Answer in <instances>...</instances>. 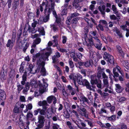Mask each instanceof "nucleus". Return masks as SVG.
I'll return each instance as SVG.
<instances>
[{
	"label": "nucleus",
	"instance_id": "obj_5",
	"mask_svg": "<svg viewBox=\"0 0 129 129\" xmlns=\"http://www.w3.org/2000/svg\"><path fill=\"white\" fill-rule=\"evenodd\" d=\"M38 122L39 123L38 124L37 126L39 127L40 128H42L44 126L45 120L44 117L41 115H39L38 116Z\"/></svg>",
	"mask_w": 129,
	"mask_h": 129
},
{
	"label": "nucleus",
	"instance_id": "obj_51",
	"mask_svg": "<svg viewBox=\"0 0 129 129\" xmlns=\"http://www.w3.org/2000/svg\"><path fill=\"white\" fill-rule=\"evenodd\" d=\"M102 76L103 79H108V77L106 75L104 72L102 74Z\"/></svg>",
	"mask_w": 129,
	"mask_h": 129
},
{
	"label": "nucleus",
	"instance_id": "obj_12",
	"mask_svg": "<svg viewBox=\"0 0 129 129\" xmlns=\"http://www.w3.org/2000/svg\"><path fill=\"white\" fill-rule=\"evenodd\" d=\"M115 86L116 87V91L118 93L121 92L123 90V88L119 84H115Z\"/></svg>",
	"mask_w": 129,
	"mask_h": 129
},
{
	"label": "nucleus",
	"instance_id": "obj_10",
	"mask_svg": "<svg viewBox=\"0 0 129 129\" xmlns=\"http://www.w3.org/2000/svg\"><path fill=\"white\" fill-rule=\"evenodd\" d=\"M79 0H74L73 3V6L77 9L79 10L81 9V7L79 4Z\"/></svg>",
	"mask_w": 129,
	"mask_h": 129
},
{
	"label": "nucleus",
	"instance_id": "obj_59",
	"mask_svg": "<svg viewBox=\"0 0 129 129\" xmlns=\"http://www.w3.org/2000/svg\"><path fill=\"white\" fill-rule=\"evenodd\" d=\"M24 67H23L22 66H20V69H19V71L21 73H23V71H24L23 69H24Z\"/></svg>",
	"mask_w": 129,
	"mask_h": 129
},
{
	"label": "nucleus",
	"instance_id": "obj_48",
	"mask_svg": "<svg viewBox=\"0 0 129 129\" xmlns=\"http://www.w3.org/2000/svg\"><path fill=\"white\" fill-rule=\"evenodd\" d=\"M89 41L90 46H92L94 45V43L93 42V39L92 38L89 39Z\"/></svg>",
	"mask_w": 129,
	"mask_h": 129
},
{
	"label": "nucleus",
	"instance_id": "obj_43",
	"mask_svg": "<svg viewBox=\"0 0 129 129\" xmlns=\"http://www.w3.org/2000/svg\"><path fill=\"white\" fill-rule=\"evenodd\" d=\"M118 52L119 55H120L122 57H124V53L123 52V51L122 50L119 51H118Z\"/></svg>",
	"mask_w": 129,
	"mask_h": 129
},
{
	"label": "nucleus",
	"instance_id": "obj_31",
	"mask_svg": "<svg viewBox=\"0 0 129 129\" xmlns=\"http://www.w3.org/2000/svg\"><path fill=\"white\" fill-rule=\"evenodd\" d=\"M14 112L15 113H18L19 112V108L17 106L16 104L15 105L13 109Z\"/></svg>",
	"mask_w": 129,
	"mask_h": 129
},
{
	"label": "nucleus",
	"instance_id": "obj_47",
	"mask_svg": "<svg viewBox=\"0 0 129 129\" xmlns=\"http://www.w3.org/2000/svg\"><path fill=\"white\" fill-rule=\"evenodd\" d=\"M109 120H114L115 118V115H112L110 117H108Z\"/></svg>",
	"mask_w": 129,
	"mask_h": 129
},
{
	"label": "nucleus",
	"instance_id": "obj_20",
	"mask_svg": "<svg viewBox=\"0 0 129 129\" xmlns=\"http://www.w3.org/2000/svg\"><path fill=\"white\" fill-rule=\"evenodd\" d=\"M49 9L50 10V14L51 13L52 11L53 14L54 15L55 17H56L57 16V15L56 12L54 10V8H53V9H52L51 7H49L48 8V10H49Z\"/></svg>",
	"mask_w": 129,
	"mask_h": 129
},
{
	"label": "nucleus",
	"instance_id": "obj_15",
	"mask_svg": "<svg viewBox=\"0 0 129 129\" xmlns=\"http://www.w3.org/2000/svg\"><path fill=\"white\" fill-rule=\"evenodd\" d=\"M6 98L5 92L4 90L0 89V98L1 100L5 99Z\"/></svg>",
	"mask_w": 129,
	"mask_h": 129
},
{
	"label": "nucleus",
	"instance_id": "obj_42",
	"mask_svg": "<svg viewBox=\"0 0 129 129\" xmlns=\"http://www.w3.org/2000/svg\"><path fill=\"white\" fill-rule=\"evenodd\" d=\"M62 38V43L64 44L66 43L67 39V37L65 36H63Z\"/></svg>",
	"mask_w": 129,
	"mask_h": 129
},
{
	"label": "nucleus",
	"instance_id": "obj_63",
	"mask_svg": "<svg viewBox=\"0 0 129 129\" xmlns=\"http://www.w3.org/2000/svg\"><path fill=\"white\" fill-rule=\"evenodd\" d=\"M80 109L83 112V113L87 112L86 109L84 108L80 107Z\"/></svg>",
	"mask_w": 129,
	"mask_h": 129
},
{
	"label": "nucleus",
	"instance_id": "obj_27",
	"mask_svg": "<svg viewBox=\"0 0 129 129\" xmlns=\"http://www.w3.org/2000/svg\"><path fill=\"white\" fill-rule=\"evenodd\" d=\"M53 95L50 96L48 97L47 99V102L49 104H50L51 103L52 101V96Z\"/></svg>",
	"mask_w": 129,
	"mask_h": 129
},
{
	"label": "nucleus",
	"instance_id": "obj_53",
	"mask_svg": "<svg viewBox=\"0 0 129 129\" xmlns=\"http://www.w3.org/2000/svg\"><path fill=\"white\" fill-rule=\"evenodd\" d=\"M29 82H27L25 85V88H26V89L28 90L29 88Z\"/></svg>",
	"mask_w": 129,
	"mask_h": 129
},
{
	"label": "nucleus",
	"instance_id": "obj_36",
	"mask_svg": "<svg viewBox=\"0 0 129 129\" xmlns=\"http://www.w3.org/2000/svg\"><path fill=\"white\" fill-rule=\"evenodd\" d=\"M97 87L100 88L102 89H103L104 87L103 86L102 87L101 84V81H99L98 83L96 84Z\"/></svg>",
	"mask_w": 129,
	"mask_h": 129
},
{
	"label": "nucleus",
	"instance_id": "obj_49",
	"mask_svg": "<svg viewBox=\"0 0 129 129\" xmlns=\"http://www.w3.org/2000/svg\"><path fill=\"white\" fill-rule=\"evenodd\" d=\"M110 18L111 19L113 20H116L117 19L116 17L114 15H110Z\"/></svg>",
	"mask_w": 129,
	"mask_h": 129
},
{
	"label": "nucleus",
	"instance_id": "obj_39",
	"mask_svg": "<svg viewBox=\"0 0 129 129\" xmlns=\"http://www.w3.org/2000/svg\"><path fill=\"white\" fill-rule=\"evenodd\" d=\"M19 3H17L14 2V4L13 6V8L14 9V10H16L17 8V7L19 5Z\"/></svg>",
	"mask_w": 129,
	"mask_h": 129
},
{
	"label": "nucleus",
	"instance_id": "obj_13",
	"mask_svg": "<svg viewBox=\"0 0 129 129\" xmlns=\"http://www.w3.org/2000/svg\"><path fill=\"white\" fill-rule=\"evenodd\" d=\"M99 23L100 24H101L104 25V27L106 28V30H109L107 23L106 20H100L99 21Z\"/></svg>",
	"mask_w": 129,
	"mask_h": 129
},
{
	"label": "nucleus",
	"instance_id": "obj_50",
	"mask_svg": "<svg viewBox=\"0 0 129 129\" xmlns=\"http://www.w3.org/2000/svg\"><path fill=\"white\" fill-rule=\"evenodd\" d=\"M18 87V90L20 91L23 88V86L22 85H18L17 86Z\"/></svg>",
	"mask_w": 129,
	"mask_h": 129
},
{
	"label": "nucleus",
	"instance_id": "obj_29",
	"mask_svg": "<svg viewBox=\"0 0 129 129\" xmlns=\"http://www.w3.org/2000/svg\"><path fill=\"white\" fill-rule=\"evenodd\" d=\"M12 2V0H8L6 4H8V8L9 9L11 8Z\"/></svg>",
	"mask_w": 129,
	"mask_h": 129
},
{
	"label": "nucleus",
	"instance_id": "obj_1",
	"mask_svg": "<svg viewBox=\"0 0 129 129\" xmlns=\"http://www.w3.org/2000/svg\"><path fill=\"white\" fill-rule=\"evenodd\" d=\"M103 57L107 61L108 63H109L111 64H114V58L113 56L105 52Z\"/></svg>",
	"mask_w": 129,
	"mask_h": 129
},
{
	"label": "nucleus",
	"instance_id": "obj_17",
	"mask_svg": "<svg viewBox=\"0 0 129 129\" xmlns=\"http://www.w3.org/2000/svg\"><path fill=\"white\" fill-rule=\"evenodd\" d=\"M55 17L56 19L55 22L57 24L59 27H60L61 25V18L60 17H58L57 16Z\"/></svg>",
	"mask_w": 129,
	"mask_h": 129
},
{
	"label": "nucleus",
	"instance_id": "obj_25",
	"mask_svg": "<svg viewBox=\"0 0 129 129\" xmlns=\"http://www.w3.org/2000/svg\"><path fill=\"white\" fill-rule=\"evenodd\" d=\"M102 44L101 43L96 44L94 46L98 50H101V49Z\"/></svg>",
	"mask_w": 129,
	"mask_h": 129
},
{
	"label": "nucleus",
	"instance_id": "obj_18",
	"mask_svg": "<svg viewBox=\"0 0 129 129\" xmlns=\"http://www.w3.org/2000/svg\"><path fill=\"white\" fill-rule=\"evenodd\" d=\"M41 69L40 71V73L42 75L44 76L46 75V70L44 67V66H42L41 67Z\"/></svg>",
	"mask_w": 129,
	"mask_h": 129
},
{
	"label": "nucleus",
	"instance_id": "obj_6",
	"mask_svg": "<svg viewBox=\"0 0 129 129\" xmlns=\"http://www.w3.org/2000/svg\"><path fill=\"white\" fill-rule=\"evenodd\" d=\"M34 67V66H33L32 64H30L29 65L28 70L31 73L33 74H35L36 73H39L40 71V67L37 68L36 69H35V71H33V69Z\"/></svg>",
	"mask_w": 129,
	"mask_h": 129
},
{
	"label": "nucleus",
	"instance_id": "obj_23",
	"mask_svg": "<svg viewBox=\"0 0 129 129\" xmlns=\"http://www.w3.org/2000/svg\"><path fill=\"white\" fill-rule=\"evenodd\" d=\"M41 55L40 53H37L35 55H34L33 56V61H35L37 58L39 57Z\"/></svg>",
	"mask_w": 129,
	"mask_h": 129
},
{
	"label": "nucleus",
	"instance_id": "obj_7",
	"mask_svg": "<svg viewBox=\"0 0 129 129\" xmlns=\"http://www.w3.org/2000/svg\"><path fill=\"white\" fill-rule=\"evenodd\" d=\"M95 78V77L93 76V75H92L91 76V80L90 81V83L92 85L91 87L93 88H94L93 85H96L99 82L97 79Z\"/></svg>",
	"mask_w": 129,
	"mask_h": 129
},
{
	"label": "nucleus",
	"instance_id": "obj_11",
	"mask_svg": "<svg viewBox=\"0 0 129 129\" xmlns=\"http://www.w3.org/2000/svg\"><path fill=\"white\" fill-rule=\"evenodd\" d=\"M118 72H119V71H117V70H116V68H114L113 70V73L114 75H113V77L114 78L115 81H118V79H116L115 78V77H119V74L118 73Z\"/></svg>",
	"mask_w": 129,
	"mask_h": 129
},
{
	"label": "nucleus",
	"instance_id": "obj_52",
	"mask_svg": "<svg viewBox=\"0 0 129 129\" xmlns=\"http://www.w3.org/2000/svg\"><path fill=\"white\" fill-rule=\"evenodd\" d=\"M26 108L28 109L31 110L32 108V105L31 104H29L26 106Z\"/></svg>",
	"mask_w": 129,
	"mask_h": 129
},
{
	"label": "nucleus",
	"instance_id": "obj_8",
	"mask_svg": "<svg viewBox=\"0 0 129 129\" xmlns=\"http://www.w3.org/2000/svg\"><path fill=\"white\" fill-rule=\"evenodd\" d=\"M15 36L14 35L13 36L11 40H9L8 41L6 45L7 47H9L12 46L13 45V43L15 42Z\"/></svg>",
	"mask_w": 129,
	"mask_h": 129
},
{
	"label": "nucleus",
	"instance_id": "obj_24",
	"mask_svg": "<svg viewBox=\"0 0 129 129\" xmlns=\"http://www.w3.org/2000/svg\"><path fill=\"white\" fill-rule=\"evenodd\" d=\"M88 81L86 79H83L81 82L80 83V85L85 86Z\"/></svg>",
	"mask_w": 129,
	"mask_h": 129
},
{
	"label": "nucleus",
	"instance_id": "obj_45",
	"mask_svg": "<svg viewBox=\"0 0 129 129\" xmlns=\"http://www.w3.org/2000/svg\"><path fill=\"white\" fill-rule=\"evenodd\" d=\"M121 73L122 75V76H119L118 78L120 81H124L123 78L124 77V75H123Z\"/></svg>",
	"mask_w": 129,
	"mask_h": 129
},
{
	"label": "nucleus",
	"instance_id": "obj_61",
	"mask_svg": "<svg viewBox=\"0 0 129 129\" xmlns=\"http://www.w3.org/2000/svg\"><path fill=\"white\" fill-rule=\"evenodd\" d=\"M21 101L22 102H24L25 100V98L24 96H21L20 98Z\"/></svg>",
	"mask_w": 129,
	"mask_h": 129
},
{
	"label": "nucleus",
	"instance_id": "obj_40",
	"mask_svg": "<svg viewBox=\"0 0 129 129\" xmlns=\"http://www.w3.org/2000/svg\"><path fill=\"white\" fill-rule=\"evenodd\" d=\"M50 1L51 3L50 4L51 5L50 7H51L52 9H53V8H54L55 5V2H53V0H50Z\"/></svg>",
	"mask_w": 129,
	"mask_h": 129
},
{
	"label": "nucleus",
	"instance_id": "obj_64",
	"mask_svg": "<svg viewBox=\"0 0 129 129\" xmlns=\"http://www.w3.org/2000/svg\"><path fill=\"white\" fill-rule=\"evenodd\" d=\"M127 127L126 125L123 124L121 125V129H127Z\"/></svg>",
	"mask_w": 129,
	"mask_h": 129
},
{
	"label": "nucleus",
	"instance_id": "obj_16",
	"mask_svg": "<svg viewBox=\"0 0 129 129\" xmlns=\"http://www.w3.org/2000/svg\"><path fill=\"white\" fill-rule=\"evenodd\" d=\"M98 8L100 11L101 12L102 14L103 15H104L105 14L104 10L105 9V6L103 5L102 7L99 6Z\"/></svg>",
	"mask_w": 129,
	"mask_h": 129
},
{
	"label": "nucleus",
	"instance_id": "obj_2",
	"mask_svg": "<svg viewBox=\"0 0 129 129\" xmlns=\"http://www.w3.org/2000/svg\"><path fill=\"white\" fill-rule=\"evenodd\" d=\"M46 49L48 51L46 52L45 53H43L41 55V57L44 60H46L47 59L48 60V57L52 53L51 49L50 47H49L46 48Z\"/></svg>",
	"mask_w": 129,
	"mask_h": 129
},
{
	"label": "nucleus",
	"instance_id": "obj_35",
	"mask_svg": "<svg viewBox=\"0 0 129 129\" xmlns=\"http://www.w3.org/2000/svg\"><path fill=\"white\" fill-rule=\"evenodd\" d=\"M39 113L40 114L42 115H44L46 113L45 111L43 109H39Z\"/></svg>",
	"mask_w": 129,
	"mask_h": 129
},
{
	"label": "nucleus",
	"instance_id": "obj_58",
	"mask_svg": "<svg viewBox=\"0 0 129 129\" xmlns=\"http://www.w3.org/2000/svg\"><path fill=\"white\" fill-rule=\"evenodd\" d=\"M98 27H99L100 29L102 31H103L104 30L103 27L102 25L101 24H99L98 26Z\"/></svg>",
	"mask_w": 129,
	"mask_h": 129
},
{
	"label": "nucleus",
	"instance_id": "obj_37",
	"mask_svg": "<svg viewBox=\"0 0 129 129\" xmlns=\"http://www.w3.org/2000/svg\"><path fill=\"white\" fill-rule=\"evenodd\" d=\"M82 101L83 102V103L84 104V102H86L88 104L89 103V101L88 99L85 96H83L82 98Z\"/></svg>",
	"mask_w": 129,
	"mask_h": 129
},
{
	"label": "nucleus",
	"instance_id": "obj_32",
	"mask_svg": "<svg viewBox=\"0 0 129 129\" xmlns=\"http://www.w3.org/2000/svg\"><path fill=\"white\" fill-rule=\"evenodd\" d=\"M85 121L87 122L88 124L91 127H92L93 125L92 124V123L91 121H90L88 120H85Z\"/></svg>",
	"mask_w": 129,
	"mask_h": 129
},
{
	"label": "nucleus",
	"instance_id": "obj_28",
	"mask_svg": "<svg viewBox=\"0 0 129 129\" xmlns=\"http://www.w3.org/2000/svg\"><path fill=\"white\" fill-rule=\"evenodd\" d=\"M85 86H86L87 88L89 89L90 90H92V89L91 88V85L88 81L87 83H86Z\"/></svg>",
	"mask_w": 129,
	"mask_h": 129
},
{
	"label": "nucleus",
	"instance_id": "obj_56",
	"mask_svg": "<svg viewBox=\"0 0 129 129\" xmlns=\"http://www.w3.org/2000/svg\"><path fill=\"white\" fill-rule=\"evenodd\" d=\"M111 127V125L108 123H107L106 124V128H107L109 129H112V128H109Z\"/></svg>",
	"mask_w": 129,
	"mask_h": 129
},
{
	"label": "nucleus",
	"instance_id": "obj_14",
	"mask_svg": "<svg viewBox=\"0 0 129 129\" xmlns=\"http://www.w3.org/2000/svg\"><path fill=\"white\" fill-rule=\"evenodd\" d=\"M39 85L41 88V90H42V92H43L45 91V90H46V88L48 86V84L47 83H44L43 86H42V84L40 83L39 84Z\"/></svg>",
	"mask_w": 129,
	"mask_h": 129
},
{
	"label": "nucleus",
	"instance_id": "obj_30",
	"mask_svg": "<svg viewBox=\"0 0 129 129\" xmlns=\"http://www.w3.org/2000/svg\"><path fill=\"white\" fill-rule=\"evenodd\" d=\"M41 39L39 38H37L35 39L34 42L36 44H39L41 42Z\"/></svg>",
	"mask_w": 129,
	"mask_h": 129
},
{
	"label": "nucleus",
	"instance_id": "obj_44",
	"mask_svg": "<svg viewBox=\"0 0 129 129\" xmlns=\"http://www.w3.org/2000/svg\"><path fill=\"white\" fill-rule=\"evenodd\" d=\"M40 33L41 35H45V31L44 28L43 27L42 28V29L40 31Z\"/></svg>",
	"mask_w": 129,
	"mask_h": 129
},
{
	"label": "nucleus",
	"instance_id": "obj_60",
	"mask_svg": "<svg viewBox=\"0 0 129 129\" xmlns=\"http://www.w3.org/2000/svg\"><path fill=\"white\" fill-rule=\"evenodd\" d=\"M67 124L69 128L72 126V125L70 121H68L67 122Z\"/></svg>",
	"mask_w": 129,
	"mask_h": 129
},
{
	"label": "nucleus",
	"instance_id": "obj_33",
	"mask_svg": "<svg viewBox=\"0 0 129 129\" xmlns=\"http://www.w3.org/2000/svg\"><path fill=\"white\" fill-rule=\"evenodd\" d=\"M31 85H33V86H34V87L36 88L38 86V84L37 82L36 81H33L31 83Z\"/></svg>",
	"mask_w": 129,
	"mask_h": 129
},
{
	"label": "nucleus",
	"instance_id": "obj_46",
	"mask_svg": "<svg viewBox=\"0 0 129 129\" xmlns=\"http://www.w3.org/2000/svg\"><path fill=\"white\" fill-rule=\"evenodd\" d=\"M71 17L73 18L77 16H78L79 14L78 13H74L73 14H71Z\"/></svg>",
	"mask_w": 129,
	"mask_h": 129
},
{
	"label": "nucleus",
	"instance_id": "obj_4",
	"mask_svg": "<svg viewBox=\"0 0 129 129\" xmlns=\"http://www.w3.org/2000/svg\"><path fill=\"white\" fill-rule=\"evenodd\" d=\"M83 80L82 79V76L80 75H77V76H74L73 79V82L75 86L77 88V90L78 91V86L76 85V80L77 81V82L79 84H80V83H81Z\"/></svg>",
	"mask_w": 129,
	"mask_h": 129
},
{
	"label": "nucleus",
	"instance_id": "obj_21",
	"mask_svg": "<svg viewBox=\"0 0 129 129\" xmlns=\"http://www.w3.org/2000/svg\"><path fill=\"white\" fill-rule=\"evenodd\" d=\"M84 66L86 67H90L91 64V62L90 60L84 62Z\"/></svg>",
	"mask_w": 129,
	"mask_h": 129
},
{
	"label": "nucleus",
	"instance_id": "obj_26",
	"mask_svg": "<svg viewBox=\"0 0 129 129\" xmlns=\"http://www.w3.org/2000/svg\"><path fill=\"white\" fill-rule=\"evenodd\" d=\"M27 72H24L22 76V80L26 81L27 79Z\"/></svg>",
	"mask_w": 129,
	"mask_h": 129
},
{
	"label": "nucleus",
	"instance_id": "obj_9",
	"mask_svg": "<svg viewBox=\"0 0 129 129\" xmlns=\"http://www.w3.org/2000/svg\"><path fill=\"white\" fill-rule=\"evenodd\" d=\"M42 59L41 57L38 60H37V64L38 66L37 68L40 67V70L42 66H44L45 64V62L42 61Z\"/></svg>",
	"mask_w": 129,
	"mask_h": 129
},
{
	"label": "nucleus",
	"instance_id": "obj_57",
	"mask_svg": "<svg viewBox=\"0 0 129 129\" xmlns=\"http://www.w3.org/2000/svg\"><path fill=\"white\" fill-rule=\"evenodd\" d=\"M49 105L48 104L46 101L44 100L42 101V106H48Z\"/></svg>",
	"mask_w": 129,
	"mask_h": 129
},
{
	"label": "nucleus",
	"instance_id": "obj_62",
	"mask_svg": "<svg viewBox=\"0 0 129 129\" xmlns=\"http://www.w3.org/2000/svg\"><path fill=\"white\" fill-rule=\"evenodd\" d=\"M118 100V102H121L125 101V98L123 97H121Z\"/></svg>",
	"mask_w": 129,
	"mask_h": 129
},
{
	"label": "nucleus",
	"instance_id": "obj_54",
	"mask_svg": "<svg viewBox=\"0 0 129 129\" xmlns=\"http://www.w3.org/2000/svg\"><path fill=\"white\" fill-rule=\"evenodd\" d=\"M112 9L113 11L114 12V13H115L117 11L116 8L115 6L114 5H112Z\"/></svg>",
	"mask_w": 129,
	"mask_h": 129
},
{
	"label": "nucleus",
	"instance_id": "obj_3",
	"mask_svg": "<svg viewBox=\"0 0 129 129\" xmlns=\"http://www.w3.org/2000/svg\"><path fill=\"white\" fill-rule=\"evenodd\" d=\"M47 6L46 5V7L44 9V13L45 14V17L44 18L43 21L44 22H46L49 20V19L50 13V10H47Z\"/></svg>",
	"mask_w": 129,
	"mask_h": 129
},
{
	"label": "nucleus",
	"instance_id": "obj_19",
	"mask_svg": "<svg viewBox=\"0 0 129 129\" xmlns=\"http://www.w3.org/2000/svg\"><path fill=\"white\" fill-rule=\"evenodd\" d=\"M103 80L104 83L103 87H106V88H108L109 85L108 79H103Z\"/></svg>",
	"mask_w": 129,
	"mask_h": 129
},
{
	"label": "nucleus",
	"instance_id": "obj_22",
	"mask_svg": "<svg viewBox=\"0 0 129 129\" xmlns=\"http://www.w3.org/2000/svg\"><path fill=\"white\" fill-rule=\"evenodd\" d=\"M63 113V116L65 118H69L70 114L68 112L67 110L64 111Z\"/></svg>",
	"mask_w": 129,
	"mask_h": 129
},
{
	"label": "nucleus",
	"instance_id": "obj_41",
	"mask_svg": "<svg viewBox=\"0 0 129 129\" xmlns=\"http://www.w3.org/2000/svg\"><path fill=\"white\" fill-rule=\"evenodd\" d=\"M69 63L70 66V67L71 68H73L74 67V63L72 60H70L69 62Z\"/></svg>",
	"mask_w": 129,
	"mask_h": 129
},
{
	"label": "nucleus",
	"instance_id": "obj_38",
	"mask_svg": "<svg viewBox=\"0 0 129 129\" xmlns=\"http://www.w3.org/2000/svg\"><path fill=\"white\" fill-rule=\"evenodd\" d=\"M77 18H74L72 21L71 23L72 24H76L78 22Z\"/></svg>",
	"mask_w": 129,
	"mask_h": 129
},
{
	"label": "nucleus",
	"instance_id": "obj_55",
	"mask_svg": "<svg viewBox=\"0 0 129 129\" xmlns=\"http://www.w3.org/2000/svg\"><path fill=\"white\" fill-rule=\"evenodd\" d=\"M52 100L53 101V104H55L56 103V99L55 97L54 96H52Z\"/></svg>",
	"mask_w": 129,
	"mask_h": 129
},
{
	"label": "nucleus",
	"instance_id": "obj_34",
	"mask_svg": "<svg viewBox=\"0 0 129 129\" xmlns=\"http://www.w3.org/2000/svg\"><path fill=\"white\" fill-rule=\"evenodd\" d=\"M63 9L61 12L62 15H66L67 13V8Z\"/></svg>",
	"mask_w": 129,
	"mask_h": 129
}]
</instances>
